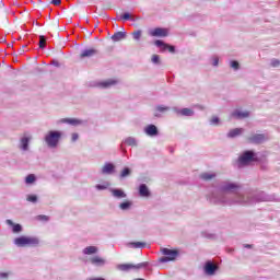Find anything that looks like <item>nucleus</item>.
Masks as SVG:
<instances>
[{
	"label": "nucleus",
	"instance_id": "5701e85b",
	"mask_svg": "<svg viewBox=\"0 0 280 280\" xmlns=\"http://www.w3.org/2000/svg\"><path fill=\"white\" fill-rule=\"evenodd\" d=\"M126 38V32H117L112 36V40L114 43H119V40H124Z\"/></svg>",
	"mask_w": 280,
	"mask_h": 280
},
{
	"label": "nucleus",
	"instance_id": "423d86ee",
	"mask_svg": "<svg viewBox=\"0 0 280 280\" xmlns=\"http://www.w3.org/2000/svg\"><path fill=\"white\" fill-rule=\"evenodd\" d=\"M145 266H148V262H140L138 265L121 264L117 265V269L121 270L122 272H129V270H140V268H145Z\"/></svg>",
	"mask_w": 280,
	"mask_h": 280
},
{
	"label": "nucleus",
	"instance_id": "2f4dec72",
	"mask_svg": "<svg viewBox=\"0 0 280 280\" xmlns=\"http://www.w3.org/2000/svg\"><path fill=\"white\" fill-rule=\"evenodd\" d=\"M45 45H47V38L43 35L39 36V48L45 49Z\"/></svg>",
	"mask_w": 280,
	"mask_h": 280
},
{
	"label": "nucleus",
	"instance_id": "6e6552de",
	"mask_svg": "<svg viewBox=\"0 0 280 280\" xmlns=\"http://www.w3.org/2000/svg\"><path fill=\"white\" fill-rule=\"evenodd\" d=\"M250 117V112L244 110L242 108H236L231 113L232 119H246Z\"/></svg>",
	"mask_w": 280,
	"mask_h": 280
},
{
	"label": "nucleus",
	"instance_id": "cd10ccee",
	"mask_svg": "<svg viewBox=\"0 0 280 280\" xmlns=\"http://www.w3.org/2000/svg\"><path fill=\"white\" fill-rule=\"evenodd\" d=\"M122 143H125L126 145H131L132 148L137 147V139L136 138H132V137H129V138H126Z\"/></svg>",
	"mask_w": 280,
	"mask_h": 280
},
{
	"label": "nucleus",
	"instance_id": "b1692460",
	"mask_svg": "<svg viewBox=\"0 0 280 280\" xmlns=\"http://www.w3.org/2000/svg\"><path fill=\"white\" fill-rule=\"evenodd\" d=\"M250 141L253 143H264L266 141V136L264 135H255L250 138Z\"/></svg>",
	"mask_w": 280,
	"mask_h": 280
},
{
	"label": "nucleus",
	"instance_id": "bb28decb",
	"mask_svg": "<svg viewBox=\"0 0 280 280\" xmlns=\"http://www.w3.org/2000/svg\"><path fill=\"white\" fill-rule=\"evenodd\" d=\"M132 208V201H124L119 205V209H121V211H129V209Z\"/></svg>",
	"mask_w": 280,
	"mask_h": 280
},
{
	"label": "nucleus",
	"instance_id": "4468645a",
	"mask_svg": "<svg viewBox=\"0 0 280 280\" xmlns=\"http://www.w3.org/2000/svg\"><path fill=\"white\" fill-rule=\"evenodd\" d=\"M57 124H69L70 126H80L82 120L77 118H62L57 121Z\"/></svg>",
	"mask_w": 280,
	"mask_h": 280
},
{
	"label": "nucleus",
	"instance_id": "c85d7f7f",
	"mask_svg": "<svg viewBox=\"0 0 280 280\" xmlns=\"http://www.w3.org/2000/svg\"><path fill=\"white\" fill-rule=\"evenodd\" d=\"M110 187V182H104L103 184H97L95 188L98 191H104V189H108Z\"/></svg>",
	"mask_w": 280,
	"mask_h": 280
},
{
	"label": "nucleus",
	"instance_id": "473e14b6",
	"mask_svg": "<svg viewBox=\"0 0 280 280\" xmlns=\"http://www.w3.org/2000/svg\"><path fill=\"white\" fill-rule=\"evenodd\" d=\"M35 180H36V176H34L32 174L27 175L26 178H25L26 185H32L33 183H35Z\"/></svg>",
	"mask_w": 280,
	"mask_h": 280
},
{
	"label": "nucleus",
	"instance_id": "39448f33",
	"mask_svg": "<svg viewBox=\"0 0 280 280\" xmlns=\"http://www.w3.org/2000/svg\"><path fill=\"white\" fill-rule=\"evenodd\" d=\"M253 161H257V154L253 151H245L240 158H238V165L242 167L243 165H248L249 163H253Z\"/></svg>",
	"mask_w": 280,
	"mask_h": 280
},
{
	"label": "nucleus",
	"instance_id": "a19ab883",
	"mask_svg": "<svg viewBox=\"0 0 280 280\" xmlns=\"http://www.w3.org/2000/svg\"><path fill=\"white\" fill-rule=\"evenodd\" d=\"M219 62H220V59L218 58V57H212V59H211V65L213 66V67H218V65H219Z\"/></svg>",
	"mask_w": 280,
	"mask_h": 280
},
{
	"label": "nucleus",
	"instance_id": "1a4fd4ad",
	"mask_svg": "<svg viewBox=\"0 0 280 280\" xmlns=\"http://www.w3.org/2000/svg\"><path fill=\"white\" fill-rule=\"evenodd\" d=\"M119 84V80L117 79H107L105 81H101L96 84L100 89H110V86H115Z\"/></svg>",
	"mask_w": 280,
	"mask_h": 280
},
{
	"label": "nucleus",
	"instance_id": "37998d69",
	"mask_svg": "<svg viewBox=\"0 0 280 280\" xmlns=\"http://www.w3.org/2000/svg\"><path fill=\"white\" fill-rule=\"evenodd\" d=\"M79 137H80V136H78V133H72V135H71V141H72L73 143H75V141L79 139Z\"/></svg>",
	"mask_w": 280,
	"mask_h": 280
},
{
	"label": "nucleus",
	"instance_id": "0eeeda50",
	"mask_svg": "<svg viewBox=\"0 0 280 280\" xmlns=\"http://www.w3.org/2000/svg\"><path fill=\"white\" fill-rule=\"evenodd\" d=\"M31 141H32V135L24 133L20 139V144H19L20 150H22L23 152H27V150H30Z\"/></svg>",
	"mask_w": 280,
	"mask_h": 280
},
{
	"label": "nucleus",
	"instance_id": "ddd939ff",
	"mask_svg": "<svg viewBox=\"0 0 280 280\" xmlns=\"http://www.w3.org/2000/svg\"><path fill=\"white\" fill-rule=\"evenodd\" d=\"M90 264H92V266H96V267L106 266V259H104L101 256H93L90 258Z\"/></svg>",
	"mask_w": 280,
	"mask_h": 280
},
{
	"label": "nucleus",
	"instance_id": "c9c22d12",
	"mask_svg": "<svg viewBox=\"0 0 280 280\" xmlns=\"http://www.w3.org/2000/svg\"><path fill=\"white\" fill-rule=\"evenodd\" d=\"M120 19L122 21H135V18H132V15H130V13H124Z\"/></svg>",
	"mask_w": 280,
	"mask_h": 280
},
{
	"label": "nucleus",
	"instance_id": "ea45409f",
	"mask_svg": "<svg viewBox=\"0 0 280 280\" xmlns=\"http://www.w3.org/2000/svg\"><path fill=\"white\" fill-rule=\"evenodd\" d=\"M230 66L232 69H234V71H237V69H240V62L237 61H231Z\"/></svg>",
	"mask_w": 280,
	"mask_h": 280
},
{
	"label": "nucleus",
	"instance_id": "20e7f679",
	"mask_svg": "<svg viewBox=\"0 0 280 280\" xmlns=\"http://www.w3.org/2000/svg\"><path fill=\"white\" fill-rule=\"evenodd\" d=\"M161 253L162 255H164V257L160 258V261L162 264H167V261H175V259L179 255V252L177 249H170V248H162Z\"/></svg>",
	"mask_w": 280,
	"mask_h": 280
},
{
	"label": "nucleus",
	"instance_id": "09e8293b",
	"mask_svg": "<svg viewBox=\"0 0 280 280\" xmlns=\"http://www.w3.org/2000/svg\"><path fill=\"white\" fill-rule=\"evenodd\" d=\"M245 248H250V245H245Z\"/></svg>",
	"mask_w": 280,
	"mask_h": 280
},
{
	"label": "nucleus",
	"instance_id": "c756f323",
	"mask_svg": "<svg viewBox=\"0 0 280 280\" xmlns=\"http://www.w3.org/2000/svg\"><path fill=\"white\" fill-rule=\"evenodd\" d=\"M201 178L203 180H211V179L215 178V173H213V172L202 173Z\"/></svg>",
	"mask_w": 280,
	"mask_h": 280
},
{
	"label": "nucleus",
	"instance_id": "f257e3e1",
	"mask_svg": "<svg viewBox=\"0 0 280 280\" xmlns=\"http://www.w3.org/2000/svg\"><path fill=\"white\" fill-rule=\"evenodd\" d=\"M210 202L214 205H255L262 202L264 197H255L253 194H242L240 185L231 182H223L210 196Z\"/></svg>",
	"mask_w": 280,
	"mask_h": 280
},
{
	"label": "nucleus",
	"instance_id": "4c0bfd02",
	"mask_svg": "<svg viewBox=\"0 0 280 280\" xmlns=\"http://www.w3.org/2000/svg\"><path fill=\"white\" fill-rule=\"evenodd\" d=\"M141 34H142L141 31H135L132 33L133 40H141Z\"/></svg>",
	"mask_w": 280,
	"mask_h": 280
},
{
	"label": "nucleus",
	"instance_id": "412c9836",
	"mask_svg": "<svg viewBox=\"0 0 280 280\" xmlns=\"http://www.w3.org/2000/svg\"><path fill=\"white\" fill-rule=\"evenodd\" d=\"M98 252L97 246H88L83 249V255H97Z\"/></svg>",
	"mask_w": 280,
	"mask_h": 280
},
{
	"label": "nucleus",
	"instance_id": "aec40b11",
	"mask_svg": "<svg viewBox=\"0 0 280 280\" xmlns=\"http://www.w3.org/2000/svg\"><path fill=\"white\" fill-rule=\"evenodd\" d=\"M244 132V128H235V129H231L228 132V137H230V139H233L235 137H240V135H242Z\"/></svg>",
	"mask_w": 280,
	"mask_h": 280
},
{
	"label": "nucleus",
	"instance_id": "79ce46f5",
	"mask_svg": "<svg viewBox=\"0 0 280 280\" xmlns=\"http://www.w3.org/2000/svg\"><path fill=\"white\" fill-rule=\"evenodd\" d=\"M270 65H271V67H280V61H279V59H272L270 61Z\"/></svg>",
	"mask_w": 280,
	"mask_h": 280
},
{
	"label": "nucleus",
	"instance_id": "2eb2a0df",
	"mask_svg": "<svg viewBox=\"0 0 280 280\" xmlns=\"http://www.w3.org/2000/svg\"><path fill=\"white\" fill-rule=\"evenodd\" d=\"M144 132L148 137H156V135H159V129L154 125H148L144 128Z\"/></svg>",
	"mask_w": 280,
	"mask_h": 280
},
{
	"label": "nucleus",
	"instance_id": "9b49d317",
	"mask_svg": "<svg viewBox=\"0 0 280 280\" xmlns=\"http://www.w3.org/2000/svg\"><path fill=\"white\" fill-rule=\"evenodd\" d=\"M150 36H158L160 38H165V36H167V34H170V32L167 31V28H153L149 32Z\"/></svg>",
	"mask_w": 280,
	"mask_h": 280
},
{
	"label": "nucleus",
	"instance_id": "a878e982",
	"mask_svg": "<svg viewBox=\"0 0 280 280\" xmlns=\"http://www.w3.org/2000/svg\"><path fill=\"white\" fill-rule=\"evenodd\" d=\"M178 115H183L184 117H191L194 116V112L189 108H183V109H179L178 112Z\"/></svg>",
	"mask_w": 280,
	"mask_h": 280
},
{
	"label": "nucleus",
	"instance_id": "f704fd0d",
	"mask_svg": "<svg viewBox=\"0 0 280 280\" xmlns=\"http://www.w3.org/2000/svg\"><path fill=\"white\" fill-rule=\"evenodd\" d=\"M151 61L153 62V65H161V56L159 55H153L151 57Z\"/></svg>",
	"mask_w": 280,
	"mask_h": 280
},
{
	"label": "nucleus",
	"instance_id": "4be33fe9",
	"mask_svg": "<svg viewBox=\"0 0 280 280\" xmlns=\"http://www.w3.org/2000/svg\"><path fill=\"white\" fill-rule=\"evenodd\" d=\"M95 54H97V50H95L93 48H88L81 52V58H91V57L95 56Z\"/></svg>",
	"mask_w": 280,
	"mask_h": 280
},
{
	"label": "nucleus",
	"instance_id": "a211bd4d",
	"mask_svg": "<svg viewBox=\"0 0 280 280\" xmlns=\"http://www.w3.org/2000/svg\"><path fill=\"white\" fill-rule=\"evenodd\" d=\"M139 195L142 198H149L150 196V189L148 188V186L145 184H141L139 187Z\"/></svg>",
	"mask_w": 280,
	"mask_h": 280
},
{
	"label": "nucleus",
	"instance_id": "dca6fc26",
	"mask_svg": "<svg viewBox=\"0 0 280 280\" xmlns=\"http://www.w3.org/2000/svg\"><path fill=\"white\" fill-rule=\"evenodd\" d=\"M109 191L114 198L121 199L127 197L126 192L119 188H110Z\"/></svg>",
	"mask_w": 280,
	"mask_h": 280
},
{
	"label": "nucleus",
	"instance_id": "e433bc0d",
	"mask_svg": "<svg viewBox=\"0 0 280 280\" xmlns=\"http://www.w3.org/2000/svg\"><path fill=\"white\" fill-rule=\"evenodd\" d=\"M210 124H211V126H220V118L218 116H213L210 119Z\"/></svg>",
	"mask_w": 280,
	"mask_h": 280
},
{
	"label": "nucleus",
	"instance_id": "49530a36",
	"mask_svg": "<svg viewBox=\"0 0 280 280\" xmlns=\"http://www.w3.org/2000/svg\"><path fill=\"white\" fill-rule=\"evenodd\" d=\"M38 220H48V218L46 215H39Z\"/></svg>",
	"mask_w": 280,
	"mask_h": 280
},
{
	"label": "nucleus",
	"instance_id": "f8f14e48",
	"mask_svg": "<svg viewBox=\"0 0 280 280\" xmlns=\"http://www.w3.org/2000/svg\"><path fill=\"white\" fill-rule=\"evenodd\" d=\"M203 270L208 276L211 277V276L215 275V270H218V266L211 261H207Z\"/></svg>",
	"mask_w": 280,
	"mask_h": 280
},
{
	"label": "nucleus",
	"instance_id": "6ab92c4d",
	"mask_svg": "<svg viewBox=\"0 0 280 280\" xmlns=\"http://www.w3.org/2000/svg\"><path fill=\"white\" fill-rule=\"evenodd\" d=\"M7 224L12 228L13 233H21V231H23V226L12 222V220H7Z\"/></svg>",
	"mask_w": 280,
	"mask_h": 280
},
{
	"label": "nucleus",
	"instance_id": "f3484780",
	"mask_svg": "<svg viewBox=\"0 0 280 280\" xmlns=\"http://www.w3.org/2000/svg\"><path fill=\"white\" fill-rule=\"evenodd\" d=\"M115 173V164L113 163H106L102 167V174H114Z\"/></svg>",
	"mask_w": 280,
	"mask_h": 280
},
{
	"label": "nucleus",
	"instance_id": "9d476101",
	"mask_svg": "<svg viewBox=\"0 0 280 280\" xmlns=\"http://www.w3.org/2000/svg\"><path fill=\"white\" fill-rule=\"evenodd\" d=\"M155 45L156 47H159V49L161 51H170V54H174L175 48L174 46H171L170 44H165L163 40H155Z\"/></svg>",
	"mask_w": 280,
	"mask_h": 280
},
{
	"label": "nucleus",
	"instance_id": "393cba45",
	"mask_svg": "<svg viewBox=\"0 0 280 280\" xmlns=\"http://www.w3.org/2000/svg\"><path fill=\"white\" fill-rule=\"evenodd\" d=\"M167 110H170V107H167V106H158L155 108L154 116L155 117H161V113H167Z\"/></svg>",
	"mask_w": 280,
	"mask_h": 280
},
{
	"label": "nucleus",
	"instance_id": "de8ad7c7",
	"mask_svg": "<svg viewBox=\"0 0 280 280\" xmlns=\"http://www.w3.org/2000/svg\"><path fill=\"white\" fill-rule=\"evenodd\" d=\"M88 280H104L103 278H90Z\"/></svg>",
	"mask_w": 280,
	"mask_h": 280
},
{
	"label": "nucleus",
	"instance_id": "7ed1b4c3",
	"mask_svg": "<svg viewBox=\"0 0 280 280\" xmlns=\"http://www.w3.org/2000/svg\"><path fill=\"white\" fill-rule=\"evenodd\" d=\"M40 241L36 236H19L14 238L13 244L19 248H25V246H38Z\"/></svg>",
	"mask_w": 280,
	"mask_h": 280
},
{
	"label": "nucleus",
	"instance_id": "c03bdc74",
	"mask_svg": "<svg viewBox=\"0 0 280 280\" xmlns=\"http://www.w3.org/2000/svg\"><path fill=\"white\" fill-rule=\"evenodd\" d=\"M9 276H10L9 272H1V273H0V278H1V279H8Z\"/></svg>",
	"mask_w": 280,
	"mask_h": 280
},
{
	"label": "nucleus",
	"instance_id": "58836bf2",
	"mask_svg": "<svg viewBox=\"0 0 280 280\" xmlns=\"http://www.w3.org/2000/svg\"><path fill=\"white\" fill-rule=\"evenodd\" d=\"M26 200L28 202H37L38 197L36 195H27Z\"/></svg>",
	"mask_w": 280,
	"mask_h": 280
},
{
	"label": "nucleus",
	"instance_id": "72a5a7b5",
	"mask_svg": "<svg viewBox=\"0 0 280 280\" xmlns=\"http://www.w3.org/2000/svg\"><path fill=\"white\" fill-rule=\"evenodd\" d=\"M131 171L128 167H125L120 173V178H126L127 176H130Z\"/></svg>",
	"mask_w": 280,
	"mask_h": 280
},
{
	"label": "nucleus",
	"instance_id": "7c9ffc66",
	"mask_svg": "<svg viewBox=\"0 0 280 280\" xmlns=\"http://www.w3.org/2000/svg\"><path fill=\"white\" fill-rule=\"evenodd\" d=\"M128 246H130L131 248H145V243L132 242V243H129Z\"/></svg>",
	"mask_w": 280,
	"mask_h": 280
},
{
	"label": "nucleus",
	"instance_id": "a18cd8bd",
	"mask_svg": "<svg viewBox=\"0 0 280 280\" xmlns=\"http://www.w3.org/2000/svg\"><path fill=\"white\" fill-rule=\"evenodd\" d=\"M52 5H60V3H62L61 0H52L51 1Z\"/></svg>",
	"mask_w": 280,
	"mask_h": 280
},
{
	"label": "nucleus",
	"instance_id": "f03ea898",
	"mask_svg": "<svg viewBox=\"0 0 280 280\" xmlns=\"http://www.w3.org/2000/svg\"><path fill=\"white\" fill-rule=\"evenodd\" d=\"M60 139H62V131H58V130H50L44 137V141L46 145L52 149L58 148V143H60Z\"/></svg>",
	"mask_w": 280,
	"mask_h": 280
}]
</instances>
